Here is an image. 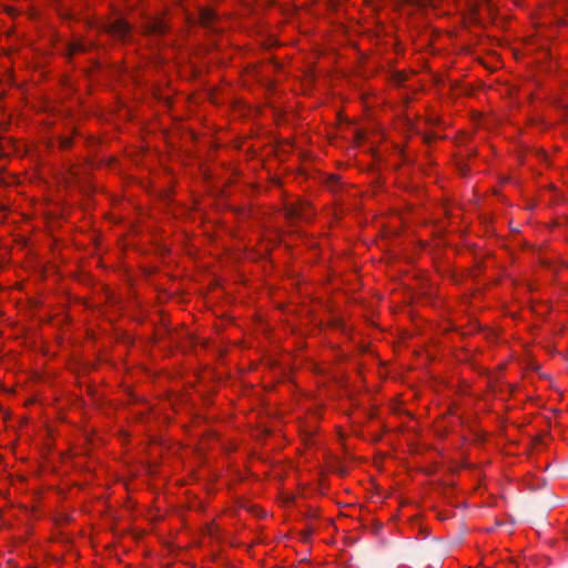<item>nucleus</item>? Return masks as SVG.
I'll use <instances>...</instances> for the list:
<instances>
[{"label":"nucleus","mask_w":568,"mask_h":568,"mask_svg":"<svg viewBox=\"0 0 568 568\" xmlns=\"http://www.w3.org/2000/svg\"><path fill=\"white\" fill-rule=\"evenodd\" d=\"M91 45H92L91 42L88 43V42L82 41V40H77V41L71 42L69 44V48H68L69 54L73 55V54H75L78 52H84V51L89 50V48Z\"/></svg>","instance_id":"obj_5"},{"label":"nucleus","mask_w":568,"mask_h":568,"mask_svg":"<svg viewBox=\"0 0 568 568\" xmlns=\"http://www.w3.org/2000/svg\"><path fill=\"white\" fill-rule=\"evenodd\" d=\"M199 19L204 28L211 29L213 31L216 30V28L214 27V23L216 21V14L212 9H201L199 13Z\"/></svg>","instance_id":"obj_4"},{"label":"nucleus","mask_w":568,"mask_h":568,"mask_svg":"<svg viewBox=\"0 0 568 568\" xmlns=\"http://www.w3.org/2000/svg\"><path fill=\"white\" fill-rule=\"evenodd\" d=\"M103 30L118 40H125L130 34V26L122 19H115L103 26Z\"/></svg>","instance_id":"obj_2"},{"label":"nucleus","mask_w":568,"mask_h":568,"mask_svg":"<svg viewBox=\"0 0 568 568\" xmlns=\"http://www.w3.org/2000/svg\"><path fill=\"white\" fill-rule=\"evenodd\" d=\"M313 215L314 213L306 202L292 203L285 207V216L291 223L308 222Z\"/></svg>","instance_id":"obj_1"},{"label":"nucleus","mask_w":568,"mask_h":568,"mask_svg":"<svg viewBox=\"0 0 568 568\" xmlns=\"http://www.w3.org/2000/svg\"><path fill=\"white\" fill-rule=\"evenodd\" d=\"M313 527H307L303 532H302V536H303V540L304 541H308L311 539V536L313 534Z\"/></svg>","instance_id":"obj_7"},{"label":"nucleus","mask_w":568,"mask_h":568,"mask_svg":"<svg viewBox=\"0 0 568 568\" xmlns=\"http://www.w3.org/2000/svg\"><path fill=\"white\" fill-rule=\"evenodd\" d=\"M72 145V138L64 136L60 140V146L62 149H69Z\"/></svg>","instance_id":"obj_6"},{"label":"nucleus","mask_w":568,"mask_h":568,"mask_svg":"<svg viewBox=\"0 0 568 568\" xmlns=\"http://www.w3.org/2000/svg\"><path fill=\"white\" fill-rule=\"evenodd\" d=\"M168 29V24L161 18L149 19L144 24L145 33L151 36H162Z\"/></svg>","instance_id":"obj_3"}]
</instances>
